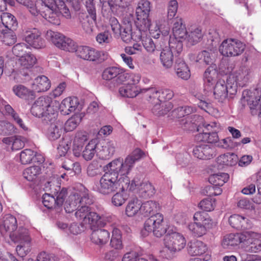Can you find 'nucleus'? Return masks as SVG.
Instances as JSON below:
<instances>
[{
  "instance_id": "nucleus-38",
  "label": "nucleus",
  "mask_w": 261,
  "mask_h": 261,
  "mask_svg": "<svg viewBox=\"0 0 261 261\" xmlns=\"http://www.w3.org/2000/svg\"><path fill=\"white\" fill-rule=\"evenodd\" d=\"M12 90L14 93L20 98L32 100L35 97V92L22 85H15Z\"/></svg>"
},
{
  "instance_id": "nucleus-26",
  "label": "nucleus",
  "mask_w": 261,
  "mask_h": 261,
  "mask_svg": "<svg viewBox=\"0 0 261 261\" xmlns=\"http://www.w3.org/2000/svg\"><path fill=\"white\" fill-rule=\"evenodd\" d=\"M17 220L13 216L8 214L5 215L0 223V231L3 235L13 233L17 229Z\"/></svg>"
},
{
  "instance_id": "nucleus-19",
  "label": "nucleus",
  "mask_w": 261,
  "mask_h": 261,
  "mask_svg": "<svg viewBox=\"0 0 261 261\" xmlns=\"http://www.w3.org/2000/svg\"><path fill=\"white\" fill-rule=\"evenodd\" d=\"M244 244L248 245L246 251L256 252L261 250V234L253 231L244 232Z\"/></svg>"
},
{
  "instance_id": "nucleus-32",
  "label": "nucleus",
  "mask_w": 261,
  "mask_h": 261,
  "mask_svg": "<svg viewBox=\"0 0 261 261\" xmlns=\"http://www.w3.org/2000/svg\"><path fill=\"white\" fill-rule=\"evenodd\" d=\"M244 232L242 233L229 234L225 236L222 242V245L225 249H230L244 242Z\"/></svg>"
},
{
  "instance_id": "nucleus-33",
  "label": "nucleus",
  "mask_w": 261,
  "mask_h": 261,
  "mask_svg": "<svg viewBox=\"0 0 261 261\" xmlns=\"http://www.w3.org/2000/svg\"><path fill=\"white\" fill-rule=\"evenodd\" d=\"M142 94L145 95L146 100L152 103L153 106L155 105H160L162 102L160 90L154 87L144 88Z\"/></svg>"
},
{
  "instance_id": "nucleus-44",
  "label": "nucleus",
  "mask_w": 261,
  "mask_h": 261,
  "mask_svg": "<svg viewBox=\"0 0 261 261\" xmlns=\"http://www.w3.org/2000/svg\"><path fill=\"white\" fill-rule=\"evenodd\" d=\"M202 37L203 34L200 28L196 26L191 27L189 29L187 36L186 37V41L190 44L194 45L199 42Z\"/></svg>"
},
{
  "instance_id": "nucleus-16",
  "label": "nucleus",
  "mask_w": 261,
  "mask_h": 261,
  "mask_svg": "<svg viewBox=\"0 0 261 261\" xmlns=\"http://www.w3.org/2000/svg\"><path fill=\"white\" fill-rule=\"evenodd\" d=\"M23 36L24 41L34 48L40 49L45 46V41L41 37V33L36 28L27 29Z\"/></svg>"
},
{
  "instance_id": "nucleus-36",
  "label": "nucleus",
  "mask_w": 261,
  "mask_h": 261,
  "mask_svg": "<svg viewBox=\"0 0 261 261\" xmlns=\"http://www.w3.org/2000/svg\"><path fill=\"white\" fill-rule=\"evenodd\" d=\"M50 85V82L46 76H39L35 79L32 84V90L37 92H44L49 89Z\"/></svg>"
},
{
  "instance_id": "nucleus-56",
  "label": "nucleus",
  "mask_w": 261,
  "mask_h": 261,
  "mask_svg": "<svg viewBox=\"0 0 261 261\" xmlns=\"http://www.w3.org/2000/svg\"><path fill=\"white\" fill-rule=\"evenodd\" d=\"M0 33L2 34L1 37L2 41L6 45H11L16 42V37L13 30L5 31Z\"/></svg>"
},
{
  "instance_id": "nucleus-28",
  "label": "nucleus",
  "mask_w": 261,
  "mask_h": 261,
  "mask_svg": "<svg viewBox=\"0 0 261 261\" xmlns=\"http://www.w3.org/2000/svg\"><path fill=\"white\" fill-rule=\"evenodd\" d=\"M143 88L139 86H134L126 83L119 87V93L123 97L135 98L143 93Z\"/></svg>"
},
{
  "instance_id": "nucleus-25",
  "label": "nucleus",
  "mask_w": 261,
  "mask_h": 261,
  "mask_svg": "<svg viewBox=\"0 0 261 261\" xmlns=\"http://www.w3.org/2000/svg\"><path fill=\"white\" fill-rule=\"evenodd\" d=\"M89 15L82 13L79 15V20L83 29L87 33L93 31L94 24L96 21V13L91 9L87 10Z\"/></svg>"
},
{
  "instance_id": "nucleus-24",
  "label": "nucleus",
  "mask_w": 261,
  "mask_h": 261,
  "mask_svg": "<svg viewBox=\"0 0 261 261\" xmlns=\"http://www.w3.org/2000/svg\"><path fill=\"white\" fill-rule=\"evenodd\" d=\"M230 90H232L230 89V84H228L227 82L226 83L223 80H219L214 87V98L219 102H223L227 99Z\"/></svg>"
},
{
  "instance_id": "nucleus-53",
  "label": "nucleus",
  "mask_w": 261,
  "mask_h": 261,
  "mask_svg": "<svg viewBox=\"0 0 261 261\" xmlns=\"http://www.w3.org/2000/svg\"><path fill=\"white\" fill-rule=\"evenodd\" d=\"M36 152L31 149H24L20 153V161L22 164H30L34 157L36 156Z\"/></svg>"
},
{
  "instance_id": "nucleus-3",
  "label": "nucleus",
  "mask_w": 261,
  "mask_h": 261,
  "mask_svg": "<svg viewBox=\"0 0 261 261\" xmlns=\"http://www.w3.org/2000/svg\"><path fill=\"white\" fill-rule=\"evenodd\" d=\"M104 176L105 173L100 177L98 182L95 185L93 188L94 190L102 195H109L119 189L120 191L112 196L111 201L112 204L116 206L122 205L127 199V195L125 193V190H129V178H128V182L125 183L122 180L120 181L119 186L113 189L112 187L109 188L104 185L105 184V181L102 180Z\"/></svg>"
},
{
  "instance_id": "nucleus-7",
  "label": "nucleus",
  "mask_w": 261,
  "mask_h": 261,
  "mask_svg": "<svg viewBox=\"0 0 261 261\" xmlns=\"http://www.w3.org/2000/svg\"><path fill=\"white\" fill-rule=\"evenodd\" d=\"M193 219L194 222L190 223L188 225V228L195 237H202L206 233L207 229L213 227V222L208 214L205 212L195 213Z\"/></svg>"
},
{
  "instance_id": "nucleus-4",
  "label": "nucleus",
  "mask_w": 261,
  "mask_h": 261,
  "mask_svg": "<svg viewBox=\"0 0 261 261\" xmlns=\"http://www.w3.org/2000/svg\"><path fill=\"white\" fill-rule=\"evenodd\" d=\"M59 102L53 100L48 96H41L33 104L31 112L38 118H44V120L51 119L57 112Z\"/></svg>"
},
{
  "instance_id": "nucleus-52",
  "label": "nucleus",
  "mask_w": 261,
  "mask_h": 261,
  "mask_svg": "<svg viewBox=\"0 0 261 261\" xmlns=\"http://www.w3.org/2000/svg\"><path fill=\"white\" fill-rule=\"evenodd\" d=\"M15 133L16 128L13 124L6 120L0 121V135H11Z\"/></svg>"
},
{
  "instance_id": "nucleus-14",
  "label": "nucleus",
  "mask_w": 261,
  "mask_h": 261,
  "mask_svg": "<svg viewBox=\"0 0 261 261\" xmlns=\"http://www.w3.org/2000/svg\"><path fill=\"white\" fill-rule=\"evenodd\" d=\"M151 10V3L147 0H141L138 4L136 10L137 23L141 27L148 28L150 26V20L149 18Z\"/></svg>"
},
{
  "instance_id": "nucleus-34",
  "label": "nucleus",
  "mask_w": 261,
  "mask_h": 261,
  "mask_svg": "<svg viewBox=\"0 0 261 261\" xmlns=\"http://www.w3.org/2000/svg\"><path fill=\"white\" fill-rule=\"evenodd\" d=\"M238 162V157L233 153H227L219 155L217 159V164L223 168L236 165Z\"/></svg>"
},
{
  "instance_id": "nucleus-39",
  "label": "nucleus",
  "mask_w": 261,
  "mask_h": 261,
  "mask_svg": "<svg viewBox=\"0 0 261 261\" xmlns=\"http://www.w3.org/2000/svg\"><path fill=\"white\" fill-rule=\"evenodd\" d=\"M141 202L137 198L130 199L125 208V214L128 217L141 215Z\"/></svg>"
},
{
  "instance_id": "nucleus-62",
  "label": "nucleus",
  "mask_w": 261,
  "mask_h": 261,
  "mask_svg": "<svg viewBox=\"0 0 261 261\" xmlns=\"http://www.w3.org/2000/svg\"><path fill=\"white\" fill-rule=\"evenodd\" d=\"M215 205V201L211 198L203 199L199 204L200 208L206 212L213 211L214 209Z\"/></svg>"
},
{
  "instance_id": "nucleus-45",
  "label": "nucleus",
  "mask_w": 261,
  "mask_h": 261,
  "mask_svg": "<svg viewBox=\"0 0 261 261\" xmlns=\"http://www.w3.org/2000/svg\"><path fill=\"white\" fill-rule=\"evenodd\" d=\"M97 154V140H91L85 146L82 151V156L86 161H90L93 159L95 154Z\"/></svg>"
},
{
  "instance_id": "nucleus-31",
  "label": "nucleus",
  "mask_w": 261,
  "mask_h": 261,
  "mask_svg": "<svg viewBox=\"0 0 261 261\" xmlns=\"http://www.w3.org/2000/svg\"><path fill=\"white\" fill-rule=\"evenodd\" d=\"M195 157L201 160L211 159L214 154V149L210 145L201 144L196 146L193 150Z\"/></svg>"
},
{
  "instance_id": "nucleus-6",
  "label": "nucleus",
  "mask_w": 261,
  "mask_h": 261,
  "mask_svg": "<svg viewBox=\"0 0 261 261\" xmlns=\"http://www.w3.org/2000/svg\"><path fill=\"white\" fill-rule=\"evenodd\" d=\"M10 238L15 243L18 244L16 251L18 256L23 257L31 251L32 238L28 229L19 227L10 233Z\"/></svg>"
},
{
  "instance_id": "nucleus-51",
  "label": "nucleus",
  "mask_w": 261,
  "mask_h": 261,
  "mask_svg": "<svg viewBox=\"0 0 261 261\" xmlns=\"http://www.w3.org/2000/svg\"><path fill=\"white\" fill-rule=\"evenodd\" d=\"M46 38L59 48L65 36L59 32L48 30L46 32Z\"/></svg>"
},
{
  "instance_id": "nucleus-41",
  "label": "nucleus",
  "mask_w": 261,
  "mask_h": 261,
  "mask_svg": "<svg viewBox=\"0 0 261 261\" xmlns=\"http://www.w3.org/2000/svg\"><path fill=\"white\" fill-rule=\"evenodd\" d=\"M55 5H56L62 15L66 18L71 17L70 13L66 4L72 3V5H76V8L79 9L78 0H54Z\"/></svg>"
},
{
  "instance_id": "nucleus-58",
  "label": "nucleus",
  "mask_w": 261,
  "mask_h": 261,
  "mask_svg": "<svg viewBox=\"0 0 261 261\" xmlns=\"http://www.w3.org/2000/svg\"><path fill=\"white\" fill-rule=\"evenodd\" d=\"M196 62L205 65L210 64L213 62L211 53L206 50L200 52L197 56Z\"/></svg>"
},
{
  "instance_id": "nucleus-29",
  "label": "nucleus",
  "mask_w": 261,
  "mask_h": 261,
  "mask_svg": "<svg viewBox=\"0 0 261 261\" xmlns=\"http://www.w3.org/2000/svg\"><path fill=\"white\" fill-rule=\"evenodd\" d=\"M79 105L78 99L75 97H68L64 99L60 106L59 109L64 115L73 112Z\"/></svg>"
},
{
  "instance_id": "nucleus-60",
  "label": "nucleus",
  "mask_w": 261,
  "mask_h": 261,
  "mask_svg": "<svg viewBox=\"0 0 261 261\" xmlns=\"http://www.w3.org/2000/svg\"><path fill=\"white\" fill-rule=\"evenodd\" d=\"M19 3L25 6L30 12L34 16H37L39 14V11L36 4L30 0H16Z\"/></svg>"
},
{
  "instance_id": "nucleus-30",
  "label": "nucleus",
  "mask_w": 261,
  "mask_h": 261,
  "mask_svg": "<svg viewBox=\"0 0 261 261\" xmlns=\"http://www.w3.org/2000/svg\"><path fill=\"white\" fill-rule=\"evenodd\" d=\"M218 77V71L215 65L209 66L203 74L205 89L211 90Z\"/></svg>"
},
{
  "instance_id": "nucleus-35",
  "label": "nucleus",
  "mask_w": 261,
  "mask_h": 261,
  "mask_svg": "<svg viewBox=\"0 0 261 261\" xmlns=\"http://www.w3.org/2000/svg\"><path fill=\"white\" fill-rule=\"evenodd\" d=\"M36 62V57L31 53H28L19 58L17 64L19 66L20 70H28L32 68Z\"/></svg>"
},
{
  "instance_id": "nucleus-57",
  "label": "nucleus",
  "mask_w": 261,
  "mask_h": 261,
  "mask_svg": "<svg viewBox=\"0 0 261 261\" xmlns=\"http://www.w3.org/2000/svg\"><path fill=\"white\" fill-rule=\"evenodd\" d=\"M81 117L78 115H75L70 118L65 124V129L67 132L72 131L74 129L80 124Z\"/></svg>"
},
{
  "instance_id": "nucleus-11",
  "label": "nucleus",
  "mask_w": 261,
  "mask_h": 261,
  "mask_svg": "<svg viewBox=\"0 0 261 261\" xmlns=\"http://www.w3.org/2000/svg\"><path fill=\"white\" fill-rule=\"evenodd\" d=\"M245 45L241 41L234 39L224 40L219 46L220 53L225 57H236L241 55Z\"/></svg>"
},
{
  "instance_id": "nucleus-2",
  "label": "nucleus",
  "mask_w": 261,
  "mask_h": 261,
  "mask_svg": "<svg viewBox=\"0 0 261 261\" xmlns=\"http://www.w3.org/2000/svg\"><path fill=\"white\" fill-rule=\"evenodd\" d=\"M141 216H151L145 222L144 228L141 231L143 236H147L152 232L158 238L163 236L167 231V225L164 221V216L157 213L160 208L159 204L153 200L141 203Z\"/></svg>"
},
{
  "instance_id": "nucleus-8",
  "label": "nucleus",
  "mask_w": 261,
  "mask_h": 261,
  "mask_svg": "<svg viewBox=\"0 0 261 261\" xmlns=\"http://www.w3.org/2000/svg\"><path fill=\"white\" fill-rule=\"evenodd\" d=\"M173 36H170L168 41V45L171 48H175L177 54L180 53L182 50V41H187L188 31L186 30L183 20L181 18L176 17L174 20L172 29Z\"/></svg>"
},
{
  "instance_id": "nucleus-20",
  "label": "nucleus",
  "mask_w": 261,
  "mask_h": 261,
  "mask_svg": "<svg viewBox=\"0 0 261 261\" xmlns=\"http://www.w3.org/2000/svg\"><path fill=\"white\" fill-rule=\"evenodd\" d=\"M164 45L160 44V60L164 68L169 69L172 67L174 63L173 52L177 53V50L175 48H171L169 45L168 46H164Z\"/></svg>"
},
{
  "instance_id": "nucleus-21",
  "label": "nucleus",
  "mask_w": 261,
  "mask_h": 261,
  "mask_svg": "<svg viewBox=\"0 0 261 261\" xmlns=\"http://www.w3.org/2000/svg\"><path fill=\"white\" fill-rule=\"evenodd\" d=\"M136 187H137L140 194L144 198L151 197L155 192L153 185L148 181L140 182L138 178H135L130 184L129 190H133Z\"/></svg>"
},
{
  "instance_id": "nucleus-59",
  "label": "nucleus",
  "mask_w": 261,
  "mask_h": 261,
  "mask_svg": "<svg viewBox=\"0 0 261 261\" xmlns=\"http://www.w3.org/2000/svg\"><path fill=\"white\" fill-rule=\"evenodd\" d=\"M142 45L147 52L151 53H153L155 49L156 50L160 49V45H156L149 37H145L143 39Z\"/></svg>"
},
{
  "instance_id": "nucleus-13",
  "label": "nucleus",
  "mask_w": 261,
  "mask_h": 261,
  "mask_svg": "<svg viewBox=\"0 0 261 261\" xmlns=\"http://www.w3.org/2000/svg\"><path fill=\"white\" fill-rule=\"evenodd\" d=\"M76 56L84 60L102 62L106 60L108 55L104 51H98L87 46H78L76 51Z\"/></svg>"
},
{
  "instance_id": "nucleus-43",
  "label": "nucleus",
  "mask_w": 261,
  "mask_h": 261,
  "mask_svg": "<svg viewBox=\"0 0 261 261\" xmlns=\"http://www.w3.org/2000/svg\"><path fill=\"white\" fill-rule=\"evenodd\" d=\"M206 245L200 241L191 242L188 248L189 253L192 256L201 255L207 251Z\"/></svg>"
},
{
  "instance_id": "nucleus-54",
  "label": "nucleus",
  "mask_w": 261,
  "mask_h": 261,
  "mask_svg": "<svg viewBox=\"0 0 261 261\" xmlns=\"http://www.w3.org/2000/svg\"><path fill=\"white\" fill-rule=\"evenodd\" d=\"M198 139L208 143H214L218 140V136L216 132H208L200 133L198 136Z\"/></svg>"
},
{
  "instance_id": "nucleus-48",
  "label": "nucleus",
  "mask_w": 261,
  "mask_h": 261,
  "mask_svg": "<svg viewBox=\"0 0 261 261\" xmlns=\"http://www.w3.org/2000/svg\"><path fill=\"white\" fill-rule=\"evenodd\" d=\"M41 173V169L39 166H33L27 168L23 172V176L29 181H35Z\"/></svg>"
},
{
  "instance_id": "nucleus-15",
  "label": "nucleus",
  "mask_w": 261,
  "mask_h": 261,
  "mask_svg": "<svg viewBox=\"0 0 261 261\" xmlns=\"http://www.w3.org/2000/svg\"><path fill=\"white\" fill-rule=\"evenodd\" d=\"M90 202L88 195L86 193L76 192L68 196L65 202L64 208L67 213H70L76 210L78 206Z\"/></svg>"
},
{
  "instance_id": "nucleus-27",
  "label": "nucleus",
  "mask_w": 261,
  "mask_h": 261,
  "mask_svg": "<svg viewBox=\"0 0 261 261\" xmlns=\"http://www.w3.org/2000/svg\"><path fill=\"white\" fill-rule=\"evenodd\" d=\"M0 32L14 30L17 26V21L15 16L11 13L4 12L1 15Z\"/></svg>"
},
{
  "instance_id": "nucleus-49",
  "label": "nucleus",
  "mask_w": 261,
  "mask_h": 261,
  "mask_svg": "<svg viewBox=\"0 0 261 261\" xmlns=\"http://www.w3.org/2000/svg\"><path fill=\"white\" fill-rule=\"evenodd\" d=\"M173 108L171 102H161L160 105H155L152 109V112L157 116H164Z\"/></svg>"
},
{
  "instance_id": "nucleus-61",
  "label": "nucleus",
  "mask_w": 261,
  "mask_h": 261,
  "mask_svg": "<svg viewBox=\"0 0 261 261\" xmlns=\"http://www.w3.org/2000/svg\"><path fill=\"white\" fill-rule=\"evenodd\" d=\"M42 203L47 208H53L57 205L56 199L53 196L45 193L42 197Z\"/></svg>"
},
{
  "instance_id": "nucleus-5",
  "label": "nucleus",
  "mask_w": 261,
  "mask_h": 261,
  "mask_svg": "<svg viewBox=\"0 0 261 261\" xmlns=\"http://www.w3.org/2000/svg\"><path fill=\"white\" fill-rule=\"evenodd\" d=\"M186 243L185 237L180 233L172 232L167 234L164 239L163 255L167 258H171L185 248Z\"/></svg>"
},
{
  "instance_id": "nucleus-18",
  "label": "nucleus",
  "mask_w": 261,
  "mask_h": 261,
  "mask_svg": "<svg viewBox=\"0 0 261 261\" xmlns=\"http://www.w3.org/2000/svg\"><path fill=\"white\" fill-rule=\"evenodd\" d=\"M119 36L126 43H130L132 40L138 42L141 40L142 32L140 29L136 28L133 29L132 24L128 22L122 27Z\"/></svg>"
},
{
  "instance_id": "nucleus-1",
  "label": "nucleus",
  "mask_w": 261,
  "mask_h": 261,
  "mask_svg": "<svg viewBox=\"0 0 261 261\" xmlns=\"http://www.w3.org/2000/svg\"><path fill=\"white\" fill-rule=\"evenodd\" d=\"M143 152L139 148L135 149L127 155L124 160L120 159L114 160L106 166L105 176L102 181H106L104 184L107 188L113 189L119 186L120 181L128 182V175L134 168L135 163L143 156Z\"/></svg>"
},
{
  "instance_id": "nucleus-37",
  "label": "nucleus",
  "mask_w": 261,
  "mask_h": 261,
  "mask_svg": "<svg viewBox=\"0 0 261 261\" xmlns=\"http://www.w3.org/2000/svg\"><path fill=\"white\" fill-rule=\"evenodd\" d=\"M90 238L94 244L104 245L108 242L110 233L105 229H98L92 231Z\"/></svg>"
},
{
  "instance_id": "nucleus-22",
  "label": "nucleus",
  "mask_w": 261,
  "mask_h": 261,
  "mask_svg": "<svg viewBox=\"0 0 261 261\" xmlns=\"http://www.w3.org/2000/svg\"><path fill=\"white\" fill-rule=\"evenodd\" d=\"M126 74L120 68L113 66L107 68L103 71L102 78L105 81L114 80L117 84H119L125 81Z\"/></svg>"
},
{
  "instance_id": "nucleus-10",
  "label": "nucleus",
  "mask_w": 261,
  "mask_h": 261,
  "mask_svg": "<svg viewBox=\"0 0 261 261\" xmlns=\"http://www.w3.org/2000/svg\"><path fill=\"white\" fill-rule=\"evenodd\" d=\"M41 1L42 8L40 9H38L39 14H40L49 22L55 25L60 24L59 15V14L62 15V14L55 5V1L41 0Z\"/></svg>"
},
{
  "instance_id": "nucleus-17",
  "label": "nucleus",
  "mask_w": 261,
  "mask_h": 261,
  "mask_svg": "<svg viewBox=\"0 0 261 261\" xmlns=\"http://www.w3.org/2000/svg\"><path fill=\"white\" fill-rule=\"evenodd\" d=\"M243 95L248 102L252 115L258 114L261 117V106H259L260 92L257 89L244 91Z\"/></svg>"
},
{
  "instance_id": "nucleus-50",
  "label": "nucleus",
  "mask_w": 261,
  "mask_h": 261,
  "mask_svg": "<svg viewBox=\"0 0 261 261\" xmlns=\"http://www.w3.org/2000/svg\"><path fill=\"white\" fill-rule=\"evenodd\" d=\"M62 134V126L60 123L51 124L49 127L47 137L49 140L55 141L59 139Z\"/></svg>"
},
{
  "instance_id": "nucleus-40",
  "label": "nucleus",
  "mask_w": 261,
  "mask_h": 261,
  "mask_svg": "<svg viewBox=\"0 0 261 261\" xmlns=\"http://www.w3.org/2000/svg\"><path fill=\"white\" fill-rule=\"evenodd\" d=\"M230 225L236 229H247L250 226L248 219L239 215H231L229 219Z\"/></svg>"
},
{
  "instance_id": "nucleus-12",
  "label": "nucleus",
  "mask_w": 261,
  "mask_h": 261,
  "mask_svg": "<svg viewBox=\"0 0 261 261\" xmlns=\"http://www.w3.org/2000/svg\"><path fill=\"white\" fill-rule=\"evenodd\" d=\"M251 71L249 69L243 67L235 71L227 79V83L230 84V94L237 92V87L244 86L249 81Z\"/></svg>"
},
{
  "instance_id": "nucleus-47",
  "label": "nucleus",
  "mask_w": 261,
  "mask_h": 261,
  "mask_svg": "<svg viewBox=\"0 0 261 261\" xmlns=\"http://www.w3.org/2000/svg\"><path fill=\"white\" fill-rule=\"evenodd\" d=\"M132 0H108V4L111 11L118 13L127 7Z\"/></svg>"
},
{
  "instance_id": "nucleus-46",
  "label": "nucleus",
  "mask_w": 261,
  "mask_h": 261,
  "mask_svg": "<svg viewBox=\"0 0 261 261\" xmlns=\"http://www.w3.org/2000/svg\"><path fill=\"white\" fill-rule=\"evenodd\" d=\"M229 179V175L225 173H220L211 175L209 177V182L213 185L210 187L209 190L214 189L215 186H222Z\"/></svg>"
},
{
  "instance_id": "nucleus-23",
  "label": "nucleus",
  "mask_w": 261,
  "mask_h": 261,
  "mask_svg": "<svg viewBox=\"0 0 261 261\" xmlns=\"http://www.w3.org/2000/svg\"><path fill=\"white\" fill-rule=\"evenodd\" d=\"M116 143L114 141H105L97 143V156L100 159L106 160L110 159L114 153Z\"/></svg>"
},
{
  "instance_id": "nucleus-55",
  "label": "nucleus",
  "mask_w": 261,
  "mask_h": 261,
  "mask_svg": "<svg viewBox=\"0 0 261 261\" xmlns=\"http://www.w3.org/2000/svg\"><path fill=\"white\" fill-rule=\"evenodd\" d=\"M78 46L71 39L65 37L59 48L69 52H76Z\"/></svg>"
},
{
  "instance_id": "nucleus-9",
  "label": "nucleus",
  "mask_w": 261,
  "mask_h": 261,
  "mask_svg": "<svg viewBox=\"0 0 261 261\" xmlns=\"http://www.w3.org/2000/svg\"><path fill=\"white\" fill-rule=\"evenodd\" d=\"M84 203L78 206L74 214L76 219L84 224H88L92 229L101 225V216L94 212H91L90 208Z\"/></svg>"
},
{
  "instance_id": "nucleus-63",
  "label": "nucleus",
  "mask_w": 261,
  "mask_h": 261,
  "mask_svg": "<svg viewBox=\"0 0 261 261\" xmlns=\"http://www.w3.org/2000/svg\"><path fill=\"white\" fill-rule=\"evenodd\" d=\"M109 24L114 35L116 37L119 36L121 34L122 27H121L118 20L114 17H111L109 19Z\"/></svg>"
},
{
  "instance_id": "nucleus-64",
  "label": "nucleus",
  "mask_w": 261,
  "mask_h": 261,
  "mask_svg": "<svg viewBox=\"0 0 261 261\" xmlns=\"http://www.w3.org/2000/svg\"><path fill=\"white\" fill-rule=\"evenodd\" d=\"M178 8V3L176 0L169 2L168 7L167 16L169 19H172L176 15Z\"/></svg>"
},
{
  "instance_id": "nucleus-42",
  "label": "nucleus",
  "mask_w": 261,
  "mask_h": 261,
  "mask_svg": "<svg viewBox=\"0 0 261 261\" xmlns=\"http://www.w3.org/2000/svg\"><path fill=\"white\" fill-rule=\"evenodd\" d=\"M174 70L177 76L182 80H187L191 76L189 68L185 61L178 60L176 62Z\"/></svg>"
}]
</instances>
